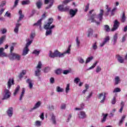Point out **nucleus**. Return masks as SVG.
<instances>
[{
	"instance_id": "nucleus-1",
	"label": "nucleus",
	"mask_w": 127,
	"mask_h": 127,
	"mask_svg": "<svg viewBox=\"0 0 127 127\" xmlns=\"http://www.w3.org/2000/svg\"><path fill=\"white\" fill-rule=\"evenodd\" d=\"M103 15H104V10L100 9L98 16H97V14L93 13L90 16L88 20L90 21V22H93L97 25H100L101 22L103 20Z\"/></svg>"
},
{
	"instance_id": "nucleus-2",
	"label": "nucleus",
	"mask_w": 127,
	"mask_h": 127,
	"mask_svg": "<svg viewBox=\"0 0 127 127\" xmlns=\"http://www.w3.org/2000/svg\"><path fill=\"white\" fill-rule=\"evenodd\" d=\"M70 52H71V45H69L67 50L63 53L59 52L58 50H55L53 53L51 51H50L49 57L53 59L57 57H59V58H63L66 54H70Z\"/></svg>"
},
{
	"instance_id": "nucleus-3",
	"label": "nucleus",
	"mask_w": 127,
	"mask_h": 127,
	"mask_svg": "<svg viewBox=\"0 0 127 127\" xmlns=\"http://www.w3.org/2000/svg\"><path fill=\"white\" fill-rule=\"evenodd\" d=\"M41 68H42V63L39 62L38 64L36 67V70L35 71V75L37 77H39L41 73Z\"/></svg>"
},
{
	"instance_id": "nucleus-4",
	"label": "nucleus",
	"mask_w": 127,
	"mask_h": 127,
	"mask_svg": "<svg viewBox=\"0 0 127 127\" xmlns=\"http://www.w3.org/2000/svg\"><path fill=\"white\" fill-rule=\"evenodd\" d=\"M11 93L8 89H4L3 92V98L1 99L2 101L4 100H7L9 98H10Z\"/></svg>"
},
{
	"instance_id": "nucleus-5",
	"label": "nucleus",
	"mask_w": 127,
	"mask_h": 127,
	"mask_svg": "<svg viewBox=\"0 0 127 127\" xmlns=\"http://www.w3.org/2000/svg\"><path fill=\"white\" fill-rule=\"evenodd\" d=\"M9 58L10 60H20V56L17 54L15 53H11L10 55Z\"/></svg>"
},
{
	"instance_id": "nucleus-6",
	"label": "nucleus",
	"mask_w": 127,
	"mask_h": 127,
	"mask_svg": "<svg viewBox=\"0 0 127 127\" xmlns=\"http://www.w3.org/2000/svg\"><path fill=\"white\" fill-rule=\"evenodd\" d=\"M45 17H46V13H44L42 16V18L41 19H40L37 23H35V24H34V25H37L38 26H39L40 30H41V21H42V20H43V19H44V18H45Z\"/></svg>"
},
{
	"instance_id": "nucleus-7",
	"label": "nucleus",
	"mask_w": 127,
	"mask_h": 127,
	"mask_svg": "<svg viewBox=\"0 0 127 127\" xmlns=\"http://www.w3.org/2000/svg\"><path fill=\"white\" fill-rule=\"evenodd\" d=\"M29 45H30V43H26L25 48H24L23 50V53L22 54L23 56H25V55H27V54H28V52H29V49L28 48Z\"/></svg>"
},
{
	"instance_id": "nucleus-8",
	"label": "nucleus",
	"mask_w": 127,
	"mask_h": 127,
	"mask_svg": "<svg viewBox=\"0 0 127 127\" xmlns=\"http://www.w3.org/2000/svg\"><path fill=\"white\" fill-rule=\"evenodd\" d=\"M107 95L106 93H101L98 95V99L101 100L102 97H103L102 100L100 101L101 104H104L105 103V101H106V95Z\"/></svg>"
},
{
	"instance_id": "nucleus-9",
	"label": "nucleus",
	"mask_w": 127,
	"mask_h": 127,
	"mask_svg": "<svg viewBox=\"0 0 127 127\" xmlns=\"http://www.w3.org/2000/svg\"><path fill=\"white\" fill-rule=\"evenodd\" d=\"M120 26V22L118 20H115L114 22L113 27L111 29V31H116Z\"/></svg>"
},
{
	"instance_id": "nucleus-10",
	"label": "nucleus",
	"mask_w": 127,
	"mask_h": 127,
	"mask_svg": "<svg viewBox=\"0 0 127 127\" xmlns=\"http://www.w3.org/2000/svg\"><path fill=\"white\" fill-rule=\"evenodd\" d=\"M69 8H70L69 6H66L65 7H64V5H60L58 6L59 10H60V11H62V12L68 11V10H69Z\"/></svg>"
},
{
	"instance_id": "nucleus-11",
	"label": "nucleus",
	"mask_w": 127,
	"mask_h": 127,
	"mask_svg": "<svg viewBox=\"0 0 127 127\" xmlns=\"http://www.w3.org/2000/svg\"><path fill=\"white\" fill-rule=\"evenodd\" d=\"M78 119L80 120H83L84 119H86L87 118V114L86 112L84 111H80L79 112V114H78Z\"/></svg>"
},
{
	"instance_id": "nucleus-12",
	"label": "nucleus",
	"mask_w": 127,
	"mask_h": 127,
	"mask_svg": "<svg viewBox=\"0 0 127 127\" xmlns=\"http://www.w3.org/2000/svg\"><path fill=\"white\" fill-rule=\"evenodd\" d=\"M55 28V25H48V35H52V31Z\"/></svg>"
},
{
	"instance_id": "nucleus-13",
	"label": "nucleus",
	"mask_w": 127,
	"mask_h": 127,
	"mask_svg": "<svg viewBox=\"0 0 127 127\" xmlns=\"http://www.w3.org/2000/svg\"><path fill=\"white\" fill-rule=\"evenodd\" d=\"M6 114L9 118H11L13 115V108H12V107H9L8 108L6 111Z\"/></svg>"
},
{
	"instance_id": "nucleus-14",
	"label": "nucleus",
	"mask_w": 127,
	"mask_h": 127,
	"mask_svg": "<svg viewBox=\"0 0 127 127\" xmlns=\"http://www.w3.org/2000/svg\"><path fill=\"white\" fill-rule=\"evenodd\" d=\"M110 36H108L105 37L102 43L100 44V47H103V46H104L106 43H108V42L110 41Z\"/></svg>"
},
{
	"instance_id": "nucleus-15",
	"label": "nucleus",
	"mask_w": 127,
	"mask_h": 127,
	"mask_svg": "<svg viewBox=\"0 0 127 127\" xmlns=\"http://www.w3.org/2000/svg\"><path fill=\"white\" fill-rule=\"evenodd\" d=\"M35 37V34L32 33L31 34L30 38H28L26 40L27 43H30L31 44L32 43V41H33V38Z\"/></svg>"
},
{
	"instance_id": "nucleus-16",
	"label": "nucleus",
	"mask_w": 127,
	"mask_h": 127,
	"mask_svg": "<svg viewBox=\"0 0 127 127\" xmlns=\"http://www.w3.org/2000/svg\"><path fill=\"white\" fill-rule=\"evenodd\" d=\"M12 85H14V81L13 80V79L10 78V79H9V80L7 82L8 89H10V88H11V86H12Z\"/></svg>"
},
{
	"instance_id": "nucleus-17",
	"label": "nucleus",
	"mask_w": 127,
	"mask_h": 127,
	"mask_svg": "<svg viewBox=\"0 0 127 127\" xmlns=\"http://www.w3.org/2000/svg\"><path fill=\"white\" fill-rule=\"evenodd\" d=\"M118 33H116L114 35L113 39L112 40V42H113V45H116V44L118 41Z\"/></svg>"
},
{
	"instance_id": "nucleus-18",
	"label": "nucleus",
	"mask_w": 127,
	"mask_h": 127,
	"mask_svg": "<svg viewBox=\"0 0 127 127\" xmlns=\"http://www.w3.org/2000/svg\"><path fill=\"white\" fill-rule=\"evenodd\" d=\"M78 11V9H75V10H73V9H71L69 10V14L70 15L71 17H74L75 15H76V13H77V12Z\"/></svg>"
},
{
	"instance_id": "nucleus-19",
	"label": "nucleus",
	"mask_w": 127,
	"mask_h": 127,
	"mask_svg": "<svg viewBox=\"0 0 127 127\" xmlns=\"http://www.w3.org/2000/svg\"><path fill=\"white\" fill-rule=\"evenodd\" d=\"M41 101L37 102L34 105V107L31 109V111H33V110H36V109H38L40 106H41Z\"/></svg>"
},
{
	"instance_id": "nucleus-20",
	"label": "nucleus",
	"mask_w": 127,
	"mask_h": 127,
	"mask_svg": "<svg viewBox=\"0 0 127 127\" xmlns=\"http://www.w3.org/2000/svg\"><path fill=\"white\" fill-rule=\"evenodd\" d=\"M4 49L3 48H0V56L1 57H6V54L4 52Z\"/></svg>"
},
{
	"instance_id": "nucleus-21",
	"label": "nucleus",
	"mask_w": 127,
	"mask_h": 127,
	"mask_svg": "<svg viewBox=\"0 0 127 127\" xmlns=\"http://www.w3.org/2000/svg\"><path fill=\"white\" fill-rule=\"evenodd\" d=\"M114 80L115 85H118V84L121 83V78H120V76H116Z\"/></svg>"
},
{
	"instance_id": "nucleus-22",
	"label": "nucleus",
	"mask_w": 127,
	"mask_h": 127,
	"mask_svg": "<svg viewBox=\"0 0 127 127\" xmlns=\"http://www.w3.org/2000/svg\"><path fill=\"white\" fill-rule=\"evenodd\" d=\"M21 24L19 23H16L15 25V27L14 29V32L15 33H18V29L19 28V27L20 26Z\"/></svg>"
},
{
	"instance_id": "nucleus-23",
	"label": "nucleus",
	"mask_w": 127,
	"mask_h": 127,
	"mask_svg": "<svg viewBox=\"0 0 127 127\" xmlns=\"http://www.w3.org/2000/svg\"><path fill=\"white\" fill-rule=\"evenodd\" d=\"M116 57H117V60H118V62H119V63H124L125 60H124V59H123V57H122L120 55H117L116 56Z\"/></svg>"
},
{
	"instance_id": "nucleus-24",
	"label": "nucleus",
	"mask_w": 127,
	"mask_h": 127,
	"mask_svg": "<svg viewBox=\"0 0 127 127\" xmlns=\"http://www.w3.org/2000/svg\"><path fill=\"white\" fill-rule=\"evenodd\" d=\"M51 121L53 124V125H56V119L55 116H54V114L51 115Z\"/></svg>"
},
{
	"instance_id": "nucleus-25",
	"label": "nucleus",
	"mask_w": 127,
	"mask_h": 127,
	"mask_svg": "<svg viewBox=\"0 0 127 127\" xmlns=\"http://www.w3.org/2000/svg\"><path fill=\"white\" fill-rule=\"evenodd\" d=\"M27 83H28V84H29V89H32L33 87V84H32V80L28 79L27 80Z\"/></svg>"
},
{
	"instance_id": "nucleus-26",
	"label": "nucleus",
	"mask_w": 127,
	"mask_h": 127,
	"mask_svg": "<svg viewBox=\"0 0 127 127\" xmlns=\"http://www.w3.org/2000/svg\"><path fill=\"white\" fill-rule=\"evenodd\" d=\"M19 14L20 16L19 17V19L17 21L18 22H19V21H20V20H21V19L24 17V16L22 15V11L21 10L19 11Z\"/></svg>"
},
{
	"instance_id": "nucleus-27",
	"label": "nucleus",
	"mask_w": 127,
	"mask_h": 127,
	"mask_svg": "<svg viewBox=\"0 0 127 127\" xmlns=\"http://www.w3.org/2000/svg\"><path fill=\"white\" fill-rule=\"evenodd\" d=\"M36 4L38 8H41V6H42V1L39 0L38 1H37Z\"/></svg>"
},
{
	"instance_id": "nucleus-28",
	"label": "nucleus",
	"mask_w": 127,
	"mask_h": 127,
	"mask_svg": "<svg viewBox=\"0 0 127 127\" xmlns=\"http://www.w3.org/2000/svg\"><path fill=\"white\" fill-rule=\"evenodd\" d=\"M54 3V0H48V8L52 7V5Z\"/></svg>"
},
{
	"instance_id": "nucleus-29",
	"label": "nucleus",
	"mask_w": 127,
	"mask_h": 127,
	"mask_svg": "<svg viewBox=\"0 0 127 127\" xmlns=\"http://www.w3.org/2000/svg\"><path fill=\"white\" fill-rule=\"evenodd\" d=\"M25 93V89L24 88H23L22 89V92L20 96L19 100L21 101L22 100V98H23V96H24V93Z\"/></svg>"
},
{
	"instance_id": "nucleus-30",
	"label": "nucleus",
	"mask_w": 127,
	"mask_h": 127,
	"mask_svg": "<svg viewBox=\"0 0 127 127\" xmlns=\"http://www.w3.org/2000/svg\"><path fill=\"white\" fill-rule=\"evenodd\" d=\"M56 91L58 93H63V92H64V89L61 88L60 86H57L56 87Z\"/></svg>"
},
{
	"instance_id": "nucleus-31",
	"label": "nucleus",
	"mask_w": 127,
	"mask_h": 127,
	"mask_svg": "<svg viewBox=\"0 0 127 127\" xmlns=\"http://www.w3.org/2000/svg\"><path fill=\"white\" fill-rule=\"evenodd\" d=\"M26 74V70H22L19 75V79H21L23 77V76H24V75Z\"/></svg>"
},
{
	"instance_id": "nucleus-32",
	"label": "nucleus",
	"mask_w": 127,
	"mask_h": 127,
	"mask_svg": "<svg viewBox=\"0 0 127 127\" xmlns=\"http://www.w3.org/2000/svg\"><path fill=\"white\" fill-rule=\"evenodd\" d=\"M92 50H97L98 49V46L97 45V42H95L92 44V47H91Z\"/></svg>"
},
{
	"instance_id": "nucleus-33",
	"label": "nucleus",
	"mask_w": 127,
	"mask_h": 127,
	"mask_svg": "<svg viewBox=\"0 0 127 127\" xmlns=\"http://www.w3.org/2000/svg\"><path fill=\"white\" fill-rule=\"evenodd\" d=\"M44 28L47 30L46 32V36H48V23L44 25Z\"/></svg>"
},
{
	"instance_id": "nucleus-34",
	"label": "nucleus",
	"mask_w": 127,
	"mask_h": 127,
	"mask_svg": "<svg viewBox=\"0 0 127 127\" xmlns=\"http://www.w3.org/2000/svg\"><path fill=\"white\" fill-rule=\"evenodd\" d=\"M102 116H103V118L101 121L102 123H105L106 122V120H107V117H108V114H102Z\"/></svg>"
},
{
	"instance_id": "nucleus-35",
	"label": "nucleus",
	"mask_w": 127,
	"mask_h": 127,
	"mask_svg": "<svg viewBox=\"0 0 127 127\" xmlns=\"http://www.w3.org/2000/svg\"><path fill=\"white\" fill-rule=\"evenodd\" d=\"M126 20H127V17H126L125 13H123L121 17V21L124 23L126 22Z\"/></svg>"
},
{
	"instance_id": "nucleus-36",
	"label": "nucleus",
	"mask_w": 127,
	"mask_h": 127,
	"mask_svg": "<svg viewBox=\"0 0 127 127\" xmlns=\"http://www.w3.org/2000/svg\"><path fill=\"white\" fill-rule=\"evenodd\" d=\"M19 89H20V86H19V85H17V87L15 89V91L14 92V93H13L14 96H16V94L18 93V91H19Z\"/></svg>"
},
{
	"instance_id": "nucleus-37",
	"label": "nucleus",
	"mask_w": 127,
	"mask_h": 127,
	"mask_svg": "<svg viewBox=\"0 0 127 127\" xmlns=\"http://www.w3.org/2000/svg\"><path fill=\"white\" fill-rule=\"evenodd\" d=\"M75 41H76V46L78 48H79V47H80V44L81 43L80 42V40H79L78 37H76Z\"/></svg>"
},
{
	"instance_id": "nucleus-38",
	"label": "nucleus",
	"mask_w": 127,
	"mask_h": 127,
	"mask_svg": "<svg viewBox=\"0 0 127 127\" xmlns=\"http://www.w3.org/2000/svg\"><path fill=\"white\" fill-rule=\"evenodd\" d=\"M98 62L96 61L93 64L92 66H91V67H89L88 69H87V70H92V69H94L96 66H97V64H98Z\"/></svg>"
},
{
	"instance_id": "nucleus-39",
	"label": "nucleus",
	"mask_w": 127,
	"mask_h": 127,
	"mask_svg": "<svg viewBox=\"0 0 127 127\" xmlns=\"http://www.w3.org/2000/svg\"><path fill=\"white\" fill-rule=\"evenodd\" d=\"M41 124H42V122L40 121H37L35 123V126L36 127H41Z\"/></svg>"
},
{
	"instance_id": "nucleus-40",
	"label": "nucleus",
	"mask_w": 127,
	"mask_h": 127,
	"mask_svg": "<svg viewBox=\"0 0 127 127\" xmlns=\"http://www.w3.org/2000/svg\"><path fill=\"white\" fill-rule=\"evenodd\" d=\"M94 59L93 57H88L85 62L86 64L89 63L90 62L92 61V60Z\"/></svg>"
},
{
	"instance_id": "nucleus-41",
	"label": "nucleus",
	"mask_w": 127,
	"mask_h": 127,
	"mask_svg": "<svg viewBox=\"0 0 127 127\" xmlns=\"http://www.w3.org/2000/svg\"><path fill=\"white\" fill-rule=\"evenodd\" d=\"M93 35V30L89 29L87 32V36L88 37H90Z\"/></svg>"
},
{
	"instance_id": "nucleus-42",
	"label": "nucleus",
	"mask_w": 127,
	"mask_h": 127,
	"mask_svg": "<svg viewBox=\"0 0 127 127\" xmlns=\"http://www.w3.org/2000/svg\"><path fill=\"white\" fill-rule=\"evenodd\" d=\"M30 3V1L29 0H26L22 1V4L24 5L25 4H29Z\"/></svg>"
},
{
	"instance_id": "nucleus-43",
	"label": "nucleus",
	"mask_w": 127,
	"mask_h": 127,
	"mask_svg": "<svg viewBox=\"0 0 127 127\" xmlns=\"http://www.w3.org/2000/svg\"><path fill=\"white\" fill-rule=\"evenodd\" d=\"M126 115H123L121 118V119L120 121L119 122V125L121 126V124L123 123V122H124V121H125V119H126Z\"/></svg>"
},
{
	"instance_id": "nucleus-44",
	"label": "nucleus",
	"mask_w": 127,
	"mask_h": 127,
	"mask_svg": "<svg viewBox=\"0 0 127 127\" xmlns=\"http://www.w3.org/2000/svg\"><path fill=\"white\" fill-rule=\"evenodd\" d=\"M4 40H5V36H3L0 38V44H2Z\"/></svg>"
},
{
	"instance_id": "nucleus-45",
	"label": "nucleus",
	"mask_w": 127,
	"mask_h": 127,
	"mask_svg": "<svg viewBox=\"0 0 127 127\" xmlns=\"http://www.w3.org/2000/svg\"><path fill=\"white\" fill-rule=\"evenodd\" d=\"M40 53V51H38L37 50H35L33 52V54H35L36 56H38Z\"/></svg>"
},
{
	"instance_id": "nucleus-46",
	"label": "nucleus",
	"mask_w": 127,
	"mask_h": 127,
	"mask_svg": "<svg viewBox=\"0 0 127 127\" xmlns=\"http://www.w3.org/2000/svg\"><path fill=\"white\" fill-rule=\"evenodd\" d=\"M55 73L57 75H60V74H61L62 73V69L59 68L55 70Z\"/></svg>"
},
{
	"instance_id": "nucleus-47",
	"label": "nucleus",
	"mask_w": 127,
	"mask_h": 127,
	"mask_svg": "<svg viewBox=\"0 0 127 127\" xmlns=\"http://www.w3.org/2000/svg\"><path fill=\"white\" fill-rule=\"evenodd\" d=\"M70 91V84H68L65 88V93L67 94Z\"/></svg>"
},
{
	"instance_id": "nucleus-48",
	"label": "nucleus",
	"mask_w": 127,
	"mask_h": 127,
	"mask_svg": "<svg viewBox=\"0 0 127 127\" xmlns=\"http://www.w3.org/2000/svg\"><path fill=\"white\" fill-rule=\"evenodd\" d=\"M116 102H117V99L116 98V97H114L111 100V103L112 104V105H115L116 104Z\"/></svg>"
},
{
	"instance_id": "nucleus-49",
	"label": "nucleus",
	"mask_w": 127,
	"mask_h": 127,
	"mask_svg": "<svg viewBox=\"0 0 127 127\" xmlns=\"http://www.w3.org/2000/svg\"><path fill=\"white\" fill-rule=\"evenodd\" d=\"M52 23H53V18H49V19H48V25H52Z\"/></svg>"
},
{
	"instance_id": "nucleus-50",
	"label": "nucleus",
	"mask_w": 127,
	"mask_h": 127,
	"mask_svg": "<svg viewBox=\"0 0 127 127\" xmlns=\"http://www.w3.org/2000/svg\"><path fill=\"white\" fill-rule=\"evenodd\" d=\"M104 28H105V30H106V31H107V32L110 31V26H109V25H105Z\"/></svg>"
},
{
	"instance_id": "nucleus-51",
	"label": "nucleus",
	"mask_w": 127,
	"mask_h": 127,
	"mask_svg": "<svg viewBox=\"0 0 127 127\" xmlns=\"http://www.w3.org/2000/svg\"><path fill=\"white\" fill-rule=\"evenodd\" d=\"M102 71V68L100 66H97L96 69V73H99V72H101Z\"/></svg>"
},
{
	"instance_id": "nucleus-52",
	"label": "nucleus",
	"mask_w": 127,
	"mask_h": 127,
	"mask_svg": "<svg viewBox=\"0 0 127 127\" xmlns=\"http://www.w3.org/2000/svg\"><path fill=\"white\" fill-rule=\"evenodd\" d=\"M55 109V108L53 105H50L49 106V110H50V111H54Z\"/></svg>"
},
{
	"instance_id": "nucleus-53",
	"label": "nucleus",
	"mask_w": 127,
	"mask_h": 127,
	"mask_svg": "<svg viewBox=\"0 0 127 127\" xmlns=\"http://www.w3.org/2000/svg\"><path fill=\"white\" fill-rule=\"evenodd\" d=\"M19 1V0H15L14 5L13 6V8H14V7H16V6H17V4H18Z\"/></svg>"
},
{
	"instance_id": "nucleus-54",
	"label": "nucleus",
	"mask_w": 127,
	"mask_h": 127,
	"mask_svg": "<svg viewBox=\"0 0 127 127\" xmlns=\"http://www.w3.org/2000/svg\"><path fill=\"white\" fill-rule=\"evenodd\" d=\"M55 82V79H54V77H51L50 79V84H54Z\"/></svg>"
},
{
	"instance_id": "nucleus-55",
	"label": "nucleus",
	"mask_w": 127,
	"mask_h": 127,
	"mask_svg": "<svg viewBox=\"0 0 127 127\" xmlns=\"http://www.w3.org/2000/svg\"><path fill=\"white\" fill-rule=\"evenodd\" d=\"M120 92H121V89L118 87L115 88L113 91V93H119Z\"/></svg>"
},
{
	"instance_id": "nucleus-56",
	"label": "nucleus",
	"mask_w": 127,
	"mask_h": 127,
	"mask_svg": "<svg viewBox=\"0 0 127 127\" xmlns=\"http://www.w3.org/2000/svg\"><path fill=\"white\" fill-rule=\"evenodd\" d=\"M80 80L81 79H80V78H79L78 77H76L74 80V83H75V84H78V83L80 82Z\"/></svg>"
},
{
	"instance_id": "nucleus-57",
	"label": "nucleus",
	"mask_w": 127,
	"mask_h": 127,
	"mask_svg": "<svg viewBox=\"0 0 127 127\" xmlns=\"http://www.w3.org/2000/svg\"><path fill=\"white\" fill-rule=\"evenodd\" d=\"M78 62L80 64H84L85 63V61H84V59H83L82 58H80L78 59Z\"/></svg>"
},
{
	"instance_id": "nucleus-58",
	"label": "nucleus",
	"mask_w": 127,
	"mask_h": 127,
	"mask_svg": "<svg viewBox=\"0 0 127 127\" xmlns=\"http://www.w3.org/2000/svg\"><path fill=\"white\" fill-rule=\"evenodd\" d=\"M90 6V3H88L87 5L85 6V8L84 9V11L87 12L89 10V7Z\"/></svg>"
},
{
	"instance_id": "nucleus-59",
	"label": "nucleus",
	"mask_w": 127,
	"mask_h": 127,
	"mask_svg": "<svg viewBox=\"0 0 127 127\" xmlns=\"http://www.w3.org/2000/svg\"><path fill=\"white\" fill-rule=\"evenodd\" d=\"M6 3V2L5 1H2L0 4V7H3Z\"/></svg>"
},
{
	"instance_id": "nucleus-60",
	"label": "nucleus",
	"mask_w": 127,
	"mask_h": 127,
	"mask_svg": "<svg viewBox=\"0 0 127 127\" xmlns=\"http://www.w3.org/2000/svg\"><path fill=\"white\" fill-rule=\"evenodd\" d=\"M73 1V0H64L63 1V3L64 4H67V3H69L70 1Z\"/></svg>"
},
{
	"instance_id": "nucleus-61",
	"label": "nucleus",
	"mask_w": 127,
	"mask_h": 127,
	"mask_svg": "<svg viewBox=\"0 0 127 127\" xmlns=\"http://www.w3.org/2000/svg\"><path fill=\"white\" fill-rule=\"evenodd\" d=\"M70 72V71L69 70H64L63 71V74H64V75H67V74H69Z\"/></svg>"
},
{
	"instance_id": "nucleus-62",
	"label": "nucleus",
	"mask_w": 127,
	"mask_h": 127,
	"mask_svg": "<svg viewBox=\"0 0 127 127\" xmlns=\"http://www.w3.org/2000/svg\"><path fill=\"white\" fill-rule=\"evenodd\" d=\"M92 96H93V92H91L88 96H87L86 98L87 100H89V99H90L91 98V97H92Z\"/></svg>"
},
{
	"instance_id": "nucleus-63",
	"label": "nucleus",
	"mask_w": 127,
	"mask_h": 127,
	"mask_svg": "<svg viewBox=\"0 0 127 127\" xmlns=\"http://www.w3.org/2000/svg\"><path fill=\"white\" fill-rule=\"evenodd\" d=\"M4 16H7V17H10V13H9L8 11L6 12Z\"/></svg>"
},
{
	"instance_id": "nucleus-64",
	"label": "nucleus",
	"mask_w": 127,
	"mask_h": 127,
	"mask_svg": "<svg viewBox=\"0 0 127 127\" xmlns=\"http://www.w3.org/2000/svg\"><path fill=\"white\" fill-rule=\"evenodd\" d=\"M1 32L2 34H4V33H6V29H1Z\"/></svg>"
}]
</instances>
